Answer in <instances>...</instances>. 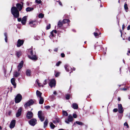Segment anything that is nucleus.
I'll return each mask as SVG.
<instances>
[{"label": "nucleus", "mask_w": 130, "mask_h": 130, "mask_svg": "<svg viewBox=\"0 0 130 130\" xmlns=\"http://www.w3.org/2000/svg\"><path fill=\"white\" fill-rule=\"evenodd\" d=\"M26 75L27 76H29L30 75V70H27L26 71Z\"/></svg>", "instance_id": "obj_28"}, {"label": "nucleus", "mask_w": 130, "mask_h": 130, "mask_svg": "<svg viewBox=\"0 0 130 130\" xmlns=\"http://www.w3.org/2000/svg\"><path fill=\"white\" fill-rule=\"evenodd\" d=\"M15 120H12L10 124V128H13L15 126Z\"/></svg>", "instance_id": "obj_12"}, {"label": "nucleus", "mask_w": 130, "mask_h": 130, "mask_svg": "<svg viewBox=\"0 0 130 130\" xmlns=\"http://www.w3.org/2000/svg\"><path fill=\"white\" fill-rule=\"evenodd\" d=\"M24 43V41L23 40L19 39L17 42V47H19L22 45Z\"/></svg>", "instance_id": "obj_9"}, {"label": "nucleus", "mask_w": 130, "mask_h": 130, "mask_svg": "<svg viewBox=\"0 0 130 130\" xmlns=\"http://www.w3.org/2000/svg\"><path fill=\"white\" fill-rule=\"evenodd\" d=\"M128 40L129 41H130V37H129Z\"/></svg>", "instance_id": "obj_61"}, {"label": "nucleus", "mask_w": 130, "mask_h": 130, "mask_svg": "<svg viewBox=\"0 0 130 130\" xmlns=\"http://www.w3.org/2000/svg\"><path fill=\"white\" fill-rule=\"evenodd\" d=\"M46 109H49L51 108V107L50 106H45L44 107Z\"/></svg>", "instance_id": "obj_41"}, {"label": "nucleus", "mask_w": 130, "mask_h": 130, "mask_svg": "<svg viewBox=\"0 0 130 130\" xmlns=\"http://www.w3.org/2000/svg\"><path fill=\"white\" fill-rule=\"evenodd\" d=\"M58 50V49L57 48H56L55 49H54V51L56 52Z\"/></svg>", "instance_id": "obj_56"}, {"label": "nucleus", "mask_w": 130, "mask_h": 130, "mask_svg": "<svg viewBox=\"0 0 130 130\" xmlns=\"http://www.w3.org/2000/svg\"><path fill=\"white\" fill-rule=\"evenodd\" d=\"M16 55L18 57H19L21 54V52H16Z\"/></svg>", "instance_id": "obj_32"}, {"label": "nucleus", "mask_w": 130, "mask_h": 130, "mask_svg": "<svg viewBox=\"0 0 130 130\" xmlns=\"http://www.w3.org/2000/svg\"><path fill=\"white\" fill-rule=\"evenodd\" d=\"M22 99V96L20 94H18L15 99V102L18 103L20 102Z\"/></svg>", "instance_id": "obj_3"}, {"label": "nucleus", "mask_w": 130, "mask_h": 130, "mask_svg": "<svg viewBox=\"0 0 130 130\" xmlns=\"http://www.w3.org/2000/svg\"><path fill=\"white\" fill-rule=\"evenodd\" d=\"M62 25V23L60 21H59L58 24V27H60Z\"/></svg>", "instance_id": "obj_33"}, {"label": "nucleus", "mask_w": 130, "mask_h": 130, "mask_svg": "<svg viewBox=\"0 0 130 130\" xmlns=\"http://www.w3.org/2000/svg\"><path fill=\"white\" fill-rule=\"evenodd\" d=\"M18 21L19 22H20L22 21V20L21 18H19L18 19Z\"/></svg>", "instance_id": "obj_53"}, {"label": "nucleus", "mask_w": 130, "mask_h": 130, "mask_svg": "<svg viewBox=\"0 0 130 130\" xmlns=\"http://www.w3.org/2000/svg\"><path fill=\"white\" fill-rule=\"evenodd\" d=\"M2 127L1 126H0V129L1 130L2 129Z\"/></svg>", "instance_id": "obj_62"}, {"label": "nucleus", "mask_w": 130, "mask_h": 130, "mask_svg": "<svg viewBox=\"0 0 130 130\" xmlns=\"http://www.w3.org/2000/svg\"><path fill=\"white\" fill-rule=\"evenodd\" d=\"M40 98V100L39 101V103L40 104H42L44 102V100L43 98L41 97L39 98Z\"/></svg>", "instance_id": "obj_26"}, {"label": "nucleus", "mask_w": 130, "mask_h": 130, "mask_svg": "<svg viewBox=\"0 0 130 130\" xmlns=\"http://www.w3.org/2000/svg\"><path fill=\"white\" fill-rule=\"evenodd\" d=\"M61 63V62L60 61H59L56 63V65L57 66H59Z\"/></svg>", "instance_id": "obj_47"}, {"label": "nucleus", "mask_w": 130, "mask_h": 130, "mask_svg": "<svg viewBox=\"0 0 130 130\" xmlns=\"http://www.w3.org/2000/svg\"><path fill=\"white\" fill-rule=\"evenodd\" d=\"M61 55L62 57H63L64 56V53H61Z\"/></svg>", "instance_id": "obj_50"}, {"label": "nucleus", "mask_w": 130, "mask_h": 130, "mask_svg": "<svg viewBox=\"0 0 130 130\" xmlns=\"http://www.w3.org/2000/svg\"><path fill=\"white\" fill-rule=\"evenodd\" d=\"M55 80L54 79H53L51 80L50 83L49 85L51 88H52L53 86H55Z\"/></svg>", "instance_id": "obj_6"}, {"label": "nucleus", "mask_w": 130, "mask_h": 130, "mask_svg": "<svg viewBox=\"0 0 130 130\" xmlns=\"http://www.w3.org/2000/svg\"><path fill=\"white\" fill-rule=\"evenodd\" d=\"M34 9L33 8H31L29 7H28L26 9V10L27 12L30 11H32Z\"/></svg>", "instance_id": "obj_24"}, {"label": "nucleus", "mask_w": 130, "mask_h": 130, "mask_svg": "<svg viewBox=\"0 0 130 130\" xmlns=\"http://www.w3.org/2000/svg\"><path fill=\"white\" fill-rule=\"evenodd\" d=\"M39 80L38 79H37L36 80V83H37L38 86L39 87H43V84H41V83L39 82Z\"/></svg>", "instance_id": "obj_23"}, {"label": "nucleus", "mask_w": 130, "mask_h": 130, "mask_svg": "<svg viewBox=\"0 0 130 130\" xmlns=\"http://www.w3.org/2000/svg\"><path fill=\"white\" fill-rule=\"evenodd\" d=\"M38 116L41 121H42L44 120V117L42 115V111H40L38 112Z\"/></svg>", "instance_id": "obj_4"}, {"label": "nucleus", "mask_w": 130, "mask_h": 130, "mask_svg": "<svg viewBox=\"0 0 130 130\" xmlns=\"http://www.w3.org/2000/svg\"><path fill=\"white\" fill-rule=\"evenodd\" d=\"M44 16V14L42 13L39 14L38 15V17L39 18H42Z\"/></svg>", "instance_id": "obj_36"}, {"label": "nucleus", "mask_w": 130, "mask_h": 130, "mask_svg": "<svg viewBox=\"0 0 130 130\" xmlns=\"http://www.w3.org/2000/svg\"><path fill=\"white\" fill-rule=\"evenodd\" d=\"M75 68H73L72 70H73L75 71Z\"/></svg>", "instance_id": "obj_60"}, {"label": "nucleus", "mask_w": 130, "mask_h": 130, "mask_svg": "<svg viewBox=\"0 0 130 130\" xmlns=\"http://www.w3.org/2000/svg\"><path fill=\"white\" fill-rule=\"evenodd\" d=\"M66 70L69 72V69L70 67H69V65L68 64H66L64 66Z\"/></svg>", "instance_id": "obj_25"}, {"label": "nucleus", "mask_w": 130, "mask_h": 130, "mask_svg": "<svg viewBox=\"0 0 130 130\" xmlns=\"http://www.w3.org/2000/svg\"><path fill=\"white\" fill-rule=\"evenodd\" d=\"M34 102L32 100H30L25 105V107H26L28 106H29L31 105H32Z\"/></svg>", "instance_id": "obj_10"}, {"label": "nucleus", "mask_w": 130, "mask_h": 130, "mask_svg": "<svg viewBox=\"0 0 130 130\" xmlns=\"http://www.w3.org/2000/svg\"><path fill=\"white\" fill-rule=\"evenodd\" d=\"M72 107L74 109H77L78 108V105L76 103H73L72 104Z\"/></svg>", "instance_id": "obj_20"}, {"label": "nucleus", "mask_w": 130, "mask_h": 130, "mask_svg": "<svg viewBox=\"0 0 130 130\" xmlns=\"http://www.w3.org/2000/svg\"><path fill=\"white\" fill-rule=\"evenodd\" d=\"M36 22L35 21H30L29 24L32 27H35V26Z\"/></svg>", "instance_id": "obj_11"}, {"label": "nucleus", "mask_w": 130, "mask_h": 130, "mask_svg": "<svg viewBox=\"0 0 130 130\" xmlns=\"http://www.w3.org/2000/svg\"><path fill=\"white\" fill-rule=\"evenodd\" d=\"M35 2L38 4H40L41 3L42 1L41 0H35Z\"/></svg>", "instance_id": "obj_37"}, {"label": "nucleus", "mask_w": 130, "mask_h": 130, "mask_svg": "<svg viewBox=\"0 0 130 130\" xmlns=\"http://www.w3.org/2000/svg\"><path fill=\"white\" fill-rule=\"evenodd\" d=\"M37 120L36 119H32L29 122L30 124L32 126H34L36 123Z\"/></svg>", "instance_id": "obj_8"}, {"label": "nucleus", "mask_w": 130, "mask_h": 130, "mask_svg": "<svg viewBox=\"0 0 130 130\" xmlns=\"http://www.w3.org/2000/svg\"><path fill=\"white\" fill-rule=\"evenodd\" d=\"M59 120L58 118H56L55 120H54L53 121V122L54 124L56 123L57 122H59Z\"/></svg>", "instance_id": "obj_34"}, {"label": "nucleus", "mask_w": 130, "mask_h": 130, "mask_svg": "<svg viewBox=\"0 0 130 130\" xmlns=\"http://www.w3.org/2000/svg\"><path fill=\"white\" fill-rule=\"evenodd\" d=\"M125 28V26L124 24H123L122 25V28L123 30Z\"/></svg>", "instance_id": "obj_52"}, {"label": "nucleus", "mask_w": 130, "mask_h": 130, "mask_svg": "<svg viewBox=\"0 0 130 130\" xmlns=\"http://www.w3.org/2000/svg\"><path fill=\"white\" fill-rule=\"evenodd\" d=\"M47 83V80H45L44 81V82H43V86L44 85H46Z\"/></svg>", "instance_id": "obj_44"}, {"label": "nucleus", "mask_w": 130, "mask_h": 130, "mask_svg": "<svg viewBox=\"0 0 130 130\" xmlns=\"http://www.w3.org/2000/svg\"><path fill=\"white\" fill-rule=\"evenodd\" d=\"M54 33H50V35L49 36L51 38L52 37H54Z\"/></svg>", "instance_id": "obj_43"}, {"label": "nucleus", "mask_w": 130, "mask_h": 130, "mask_svg": "<svg viewBox=\"0 0 130 130\" xmlns=\"http://www.w3.org/2000/svg\"><path fill=\"white\" fill-rule=\"evenodd\" d=\"M51 27V25L50 24H49L48 25H47L46 27V29H49Z\"/></svg>", "instance_id": "obj_42"}, {"label": "nucleus", "mask_w": 130, "mask_h": 130, "mask_svg": "<svg viewBox=\"0 0 130 130\" xmlns=\"http://www.w3.org/2000/svg\"><path fill=\"white\" fill-rule=\"evenodd\" d=\"M70 22V21L69 19H64L62 23L64 24L67 23H68V22Z\"/></svg>", "instance_id": "obj_27"}, {"label": "nucleus", "mask_w": 130, "mask_h": 130, "mask_svg": "<svg viewBox=\"0 0 130 130\" xmlns=\"http://www.w3.org/2000/svg\"><path fill=\"white\" fill-rule=\"evenodd\" d=\"M124 126H126L127 128H128L129 127V125L126 122H125L124 123Z\"/></svg>", "instance_id": "obj_38"}, {"label": "nucleus", "mask_w": 130, "mask_h": 130, "mask_svg": "<svg viewBox=\"0 0 130 130\" xmlns=\"http://www.w3.org/2000/svg\"><path fill=\"white\" fill-rule=\"evenodd\" d=\"M11 11V13L15 18H17L19 17V11L15 7H13Z\"/></svg>", "instance_id": "obj_1"}, {"label": "nucleus", "mask_w": 130, "mask_h": 130, "mask_svg": "<svg viewBox=\"0 0 130 130\" xmlns=\"http://www.w3.org/2000/svg\"><path fill=\"white\" fill-rule=\"evenodd\" d=\"M48 121L47 119H46L45 120V121L44 123V127L45 128L46 127L48 124Z\"/></svg>", "instance_id": "obj_29"}, {"label": "nucleus", "mask_w": 130, "mask_h": 130, "mask_svg": "<svg viewBox=\"0 0 130 130\" xmlns=\"http://www.w3.org/2000/svg\"><path fill=\"white\" fill-rule=\"evenodd\" d=\"M70 95L69 94H67L66 95V98L67 99H69Z\"/></svg>", "instance_id": "obj_45"}, {"label": "nucleus", "mask_w": 130, "mask_h": 130, "mask_svg": "<svg viewBox=\"0 0 130 130\" xmlns=\"http://www.w3.org/2000/svg\"><path fill=\"white\" fill-rule=\"evenodd\" d=\"M22 108L20 107L18 109V112L16 114V116L17 117H18L20 116L21 113Z\"/></svg>", "instance_id": "obj_15"}, {"label": "nucleus", "mask_w": 130, "mask_h": 130, "mask_svg": "<svg viewBox=\"0 0 130 130\" xmlns=\"http://www.w3.org/2000/svg\"><path fill=\"white\" fill-rule=\"evenodd\" d=\"M23 64V61H21L18 65V71H19L22 68Z\"/></svg>", "instance_id": "obj_13"}, {"label": "nucleus", "mask_w": 130, "mask_h": 130, "mask_svg": "<svg viewBox=\"0 0 130 130\" xmlns=\"http://www.w3.org/2000/svg\"><path fill=\"white\" fill-rule=\"evenodd\" d=\"M73 119L72 117L70 115H69L67 120H65V122L67 123H69V122L72 121Z\"/></svg>", "instance_id": "obj_7"}, {"label": "nucleus", "mask_w": 130, "mask_h": 130, "mask_svg": "<svg viewBox=\"0 0 130 130\" xmlns=\"http://www.w3.org/2000/svg\"><path fill=\"white\" fill-rule=\"evenodd\" d=\"M11 82L12 84L14 86V88H15L16 87V84L15 82V80L14 78H13L11 79Z\"/></svg>", "instance_id": "obj_18"}, {"label": "nucleus", "mask_w": 130, "mask_h": 130, "mask_svg": "<svg viewBox=\"0 0 130 130\" xmlns=\"http://www.w3.org/2000/svg\"><path fill=\"white\" fill-rule=\"evenodd\" d=\"M124 8L125 10H127L128 9V8L127 7V5L126 3H125L124 4Z\"/></svg>", "instance_id": "obj_40"}, {"label": "nucleus", "mask_w": 130, "mask_h": 130, "mask_svg": "<svg viewBox=\"0 0 130 130\" xmlns=\"http://www.w3.org/2000/svg\"><path fill=\"white\" fill-rule=\"evenodd\" d=\"M36 94L37 96L39 98L42 97L41 94L42 93L40 92L38 90H37L36 91Z\"/></svg>", "instance_id": "obj_21"}, {"label": "nucleus", "mask_w": 130, "mask_h": 130, "mask_svg": "<svg viewBox=\"0 0 130 130\" xmlns=\"http://www.w3.org/2000/svg\"><path fill=\"white\" fill-rule=\"evenodd\" d=\"M5 36V42H7V34L6 33L4 34Z\"/></svg>", "instance_id": "obj_39"}, {"label": "nucleus", "mask_w": 130, "mask_h": 130, "mask_svg": "<svg viewBox=\"0 0 130 130\" xmlns=\"http://www.w3.org/2000/svg\"><path fill=\"white\" fill-rule=\"evenodd\" d=\"M33 116V113L32 112L29 111L27 115V118L30 119L32 118Z\"/></svg>", "instance_id": "obj_14"}, {"label": "nucleus", "mask_w": 130, "mask_h": 130, "mask_svg": "<svg viewBox=\"0 0 130 130\" xmlns=\"http://www.w3.org/2000/svg\"><path fill=\"white\" fill-rule=\"evenodd\" d=\"M56 91H54L53 92V94H54L56 95Z\"/></svg>", "instance_id": "obj_57"}, {"label": "nucleus", "mask_w": 130, "mask_h": 130, "mask_svg": "<svg viewBox=\"0 0 130 130\" xmlns=\"http://www.w3.org/2000/svg\"><path fill=\"white\" fill-rule=\"evenodd\" d=\"M60 74V73L59 72L55 74V76L56 77H57L58 76H59Z\"/></svg>", "instance_id": "obj_46"}, {"label": "nucleus", "mask_w": 130, "mask_h": 130, "mask_svg": "<svg viewBox=\"0 0 130 130\" xmlns=\"http://www.w3.org/2000/svg\"><path fill=\"white\" fill-rule=\"evenodd\" d=\"M101 34V33H99V34L98 33H93L95 36L96 38H98L99 35Z\"/></svg>", "instance_id": "obj_31"}, {"label": "nucleus", "mask_w": 130, "mask_h": 130, "mask_svg": "<svg viewBox=\"0 0 130 130\" xmlns=\"http://www.w3.org/2000/svg\"><path fill=\"white\" fill-rule=\"evenodd\" d=\"M23 6L21 4L17 3L16 4V6L17 8L20 11H21L22 9V7Z\"/></svg>", "instance_id": "obj_17"}, {"label": "nucleus", "mask_w": 130, "mask_h": 130, "mask_svg": "<svg viewBox=\"0 0 130 130\" xmlns=\"http://www.w3.org/2000/svg\"><path fill=\"white\" fill-rule=\"evenodd\" d=\"M27 17L26 16H24L22 18L21 21V23L23 25H25V24L26 21L27 20Z\"/></svg>", "instance_id": "obj_16"}, {"label": "nucleus", "mask_w": 130, "mask_h": 130, "mask_svg": "<svg viewBox=\"0 0 130 130\" xmlns=\"http://www.w3.org/2000/svg\"><path fill=\"white\" fill-rule=\"evenodd\" d=\"M55 32H55H57L56 30H53L52 31H51V32Z\"/></svg>", "instance_id": "obj_54"}, {"label": "nucleus", "mask_w": 130, "mask_h": 130, "mask_svg": "<svg viewBox=\"0 0 130 130\" xmlns=\"http://www.w3.org/2000/svg\"><path fill=\"white\" fill-rule=\"evenodd\" d=\"M58 130H64L63 129H59Z\"/></svg>", "instance_id": "obj_64"}, {"label": "nucleus", "mask_w": 130, "mask_h": 130, "mask_svg": "<svg viewBox=\"0 0 130 130\" xmlns=\"http://www.w3.org/2000/svg\"><path fill=\"white\" fill-rule=\"evenodd\" d=\"M73 117L74 118H76L77 117V116L76 114H74L73 115Z\"/></svg>", "instance_id": "obj_49"}, {"label": "nucleus", "mask_w": 130, "mask_h": 130, "mask_svg": "<svg viewBox=\"0 0 130 130\" xmlns=\"http://www.w3.org/2000/svg\"><path fill=\"white\" fill-rule=\"evenodd\" d=\"M118 111L119 113H122L124 111V109L121 104H119L118 105Z\"/></svg>", "instance_id": "obj_5"}, {"label": "nucleus", "mask_w": 130, "mask_h": 130, "mask_svg": "<svg viewBox=\"0 0 130 130\" xmlns=\"http://www.w3.org/2000/svg\"><path fill=\"white\" fill-rule=\"evenodd\" d=\"M118 109L117 108H115L113 109V111L115 112H116L118 111Z\"/></svg>", "instance_id": "obj_48"}, {"label": "nucleus", "mask_w": 130, "mask_h": 130, "mask_svg": "<svg viewBox=\"0 0 130 130\" xmlns=\"http://www.w3.org/2000/svg\"><path fill=\"white\" fill-rule=\"evenodd\" d=\"M29 52L30 54V55L28 56L29 58L32 60H36L37 59V56L35 54H34L32 51L31 50H29Z\"/></svg>", "instance_id": "obj_2"}, {"label": "nucleus", "mask_w": 130, "mask_h": 130, "mask_svg": "<svg viewBox=\"0 0 130 130\" xmlns=\"http://www.w3.org/2000/svg\"><path fill=\"white\" fill-rule=\"evenodd\" d=\"M63 114V115L65 116H67L68 115V114L67 112L65 111H62Z\"/></svg>", "instance_id": "obj_35"}, {"label": "nucleus", "mask_w": 130, "mask_h": 130, "mask_svg": "<svg viewBox=\"0 0 130 130\" xmlns=\"http://www.w3.org/2000/svg\"><path fill=\"white\" fill-rule=\"evenodd\" d=\"M130 29V25H128L127 27V30H129Z\"/></svg>", "instance_id": "obj_51"}, {"label": "nucleus", "mask_w": 130, "mask_h": 130, "mask_svg": "<svg viewBox=\"0 0 130 130\" xmlns=\"http://www.w3.org/2000/svg\"><path fill=\"white\" fill-rule=\"evenodd\" d=\"M118 100L119 101H120V98H118Z\"/></svg>", "instance_id": "obj_59"}, {"label": "nucleus", "mask_w": 130, "mask_h": 130, "mask_svg": "<svg viewBox=\"0 0 130 130\" xmlns=\"http://www.w3.org/2000/svg\"><path fill=\"white\" fill-rule=\"evenodd\" d=\"M75 123H76L77 124L80 125H84L83 123L82 122L79 121H76L74 123L73 125L74 126L75 125Z\"/></svg>", "instance_id": "obj_22"}, {"label": "nucleus", "mask_w": 130, "mask_h": 130, "mask_svg": "<svg viewBox=\"0 0 130 130\" xmlns=\"http://www.w3.org/2000/svg\"><path fill=\"white\" fill-rule=\"evenodd\" d=\"M20 73L17 71H15L13 73V75L15 77H18L20 75Z\"/></svg>", "instance_id": "obj_19"}, {"label": "nucleus", "mask_w": 130, "mask_h": 130, "mask_svg": "<svg viewBox=\"0 0 130 130\" xmlns=\"http://www.w3.org/2000/svg\"><path fill=\"white\" fill-rule=\"evenodd\" d=\"M50 126L52 129H54L55 127V126L53 124L52 122H50Z\"/></svg>", "instance_id": "obj_30"}, {"label": "nucleus", "mask_w": 130, "mask_h": 130, "mask_svg": "<svg viewBox=\"0 0 130 130\" xmlns=\"http://www.w3.org/2000/svg\"><path fill=\"white\" fill-rule=\"evenodd\" d=\"M59 4L60 5H61V3L60 2H59Z\"/></svg>", "instance_id": "obj_63"}, {"label": "nucleus", "mask_w": 130, "mask_h": 130, "mask_svg": "<svg viewBox=\"0 0 130 130\" xmlns=\"http://www.w3.org/2000/svg\"><path fill=\"white\" fill-rule=\"evenodd\" d=\"M4 73L5 74H6V71L5 69L4 70Z\"/></svg>", "instance_id": "obj_58"}, {"label": "nucleus", "mask_w": 130, "mask_h": 130, "mask_svg": "<svg viewBox=\"0 0 130 130\" xmlns=\"http://www.w3.org/2000/svg\"><path fill=\"white\" fill-rule=\"evenodd\" d=\"M122 89L124 91H125L127 90V89L126 88H123L122 89Z\"/></svg>", "instance_id": "obj_55"}]
</instances>
